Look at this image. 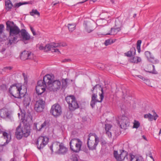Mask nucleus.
Wrapping results in <instances>:
<instances>
[{"label":"nucleus","instance_id":"14","mask_svg":"<svg viewBox=\"0 0 161 161\" xmlns=\"http://www.w3.org/2000/svg\"><path fill=\"white\" fill-rule=\"evenodd\" d=\"M61 86V82L59 80L53 81L51 84H49L48 88L50 91L55 92L59 90Z\"/></svg>","mask_w":161,"mask_h":161},{"label":"nucleus","instance_id":"56","mask_svg":"<svg viewBox=\"0 0 161 161\" xmlns=\"http://www.w3.org/2000/svg\"><path fill=\"white\" fill-rule=\"evenodd\" d=\"M137 48L138 50V52L139 53H140L141 51L140 47H137Z\"/></svg>","mask_w":161,"mask_h":161},{"label":"nucleus","instance_id":"4","mask_svg":"<svg viewBox=\"0 0 161 161\" xmlns=\"http://www.w3.org/2000/svg\"><path fill=\"white\" fill-rule=\"evenodd\" d=\"M49 148L52 153L54 152L58 155H65L68 151V148L64 146L63 143L57 141L53 142Z\"/></svg>","mask_w":161,"mask_h":161},{"label":"nucleus","instance_id":"48","mask_svg":"<svg viewBox=\"0 0 161 161\" xmlns=\"http://www.w3.org/2000/svg\"><path fill=\"white\" fill-rule=\"evenodd\" d=\"M142 43V41L141 40H138L137 42V47H141V45Z\"/></svg>","mask_w":161,"mask_h":161},{"label":"nucleus","instance_id":"42","mask_svg":"<svg viewBox=\"0 0 161 161\" xmlns=\"http://www.w3.org/2000/svg\"><path fill=\"white\" fill-rule=\"evenodd\" d=\"M137 158H138L135 157V156L131 154H130L129 158L130 159V161H136V159H138Z\"/></svg>","mask_w":161,"mask_h":161},{"label":"nucleus","instance_id":"22","mask_svg":"<svg viewBox=\"0 0 161 161\" xmlns=\"http://www.w3.org/2000/svg\"><path fill=\"white\" fill-rule=\"evenodd\" d=\"M53 81L52 79V77L49 75H45L43 78V81L44 83H45L46 87L48 86L49 88V84H51Z\"/></svg>","mask_w":161,"mask_h":161},{"label":"nucleus","instance_id":"55","mask_svg":"<svg viewBox=\"0 0 161 161\" xmlns=\"http://www.w3.org/2000/svg\"><path fill=\"white\" fill-rule=\"evenodd\" d=\"M4 69H8L9 70H10L11 69H12V68L11 67H5Z\"/></svg>","mask_w":161,"mask_h":161},{"label":"nucleus","instance_id":"20","mask_svg":"<svg viewBox=\"0 0 161 161\" xmlns=\"http://www.w3.org/2000/svg\"><path fill=\"white\" fill-rule=\"evenodd\" d=\"M21 125L20 124L16 128L15 135L17 139H21L23 136L22 130L21 128Z\"/></svg>","mask_w":161,"mask_h":161},{"label":"nucleus","instance_id":"29","mask_svg":"<svg viewBox=\"0 0 161 161\" xmlns=\"http://www.w3.org/2000/svg\"><path fill=\"white\" fill-rule=\"evenodd\" d=\"M24 97V98L23 101V103L24 105L26 108L30 105L31 99L27 95H26L25 94Z\"/></svg>","mask_w":161,"mask_h":161},{"label":"nucleus","instance_id":"23","mask_svg":"<svg viewBox=\"0 0 161 161\" xmlns=\"http://www.w3.org/2000/svg\"><path fill=\"white\" fill-rule=\"evenodd\" d=\"M82 144V142L79 138H77V142H76L75 147L73 149V151L75 153L79 152L81 150V148Z\"/></svg>","mask_w":161,"mask_h":161},{"label":"nucleus","instance_id":"28","mask_svg":"<svg viewBox=\"0 0 161 161\" xmlns=\"http://www.w3.org/2000/svg\"><path fill=\"white\" fill-rule=\"evenodd\" d=\"M46 90V87L44 86H36V92L38 95L42 94Z\"/></svg>","mask_w":161,"mask_h":161},{"label":"nucleus","instance_id":"6","mask_svg":"<svg viewBox=\"0 0 161 161\" xmlns=\"http://www.w3.org/2000/svg\"><path fill=\"white\" fill-rule=\"evenodd\" d=\"M92 136L91 133L89 134L88 136L87 144L90 150H93L96 149V147L99 142V139L96 135L95 136V142H94L93 140V138L92 139L91 137Z\"/></svg>","mask_w":161,"mask_h":161},{"label":"nucleus","instance_id":"38","mask_svg":"<svg viewBox=\"0 0 161 161\" xmlns=\"http://www.w3.org/2000/svg\"><path fill=\"white\" fill-rule=\"evenodd\" d=\"M114 42L113 40L112 39H109L106 40L104 42V44L105 46H107L110 45Z\"/></svg>","mask_w":161,"mask_h":161},{"label":"nucleus","instance_id":"27","mask_svg":"<svg viewBox=\"0 0 161 161\" xmlns=\"http://www.w3.org/2000/svg\"><path fill=\"white\" fill-rule=\"evenodd\" d=\"M136 50L134 47H132L130 51L124 53L125 55L128 57H130L136 54Z\"/></svg>","mask_w":161,"mask_h":161},{"label":"nucleus","instance_id":"24","mask_svg":"<svg viewBox=\"0 0 161 161\" xmlns=\"http://www.w3.org/2000/svg\"><path fill=\"white\" fill-rule=\"evenodd\" d=\"M0 116L1 118L10 119L11 115L9 112L7 111L2 109L0 110Z\"/></svg>","mask_w":161,"mask_h":161},{"label":"nucleus","instance_id":"2","mask_svg":"<svg viewBox=\"0 0 161 161\" xmlns=\"http://www.w3.org/2000/svg\"><path fill=\"white\" fill-rule=\"evenodd\" d=\"M21 84L15 83L10 86L8 92L15 98L21 99L24 97L27 93V89L22 90Z\"/></svg>","mask_w":161,"mask_h":161},{"label":"nucleus","instance_id":"33","mask_svg":"<svg viewBox=\"0 0 161 161\" xmlns=\"http://www.w3.org/2000/svg\"><path fill=\"white\" fill-rule=\"evenodd\" d=\"M76 142H77V138L72 139L70 142V148L72 151H73V149L75 148L74 147V146L75 147Z\"/></svg>","mask_w":161,"mask_h":161},{"label":"nucleus","instance_id":"11","mask_svg":"<svg viewBox=\"0 0 161 161\" xmlns=\"http://www.w3.org/2000/svg\"><path fill=\"white\" fill-rule=\"evenodd\" d=\"M50 113L55 117H57L59 116L62 113L61 106L57 103L54 104L52 106Z\"/></svg>","mask_w":161,"mask_h":161},{"label":"nucleus","instance_id":"37","mask_svg":"<svg viewBox=\"0 0 161 161\" xmlns=\"http://www.w3.org/2000/svg\"><path fill=\"white\" fill-rule=\"evenodd\" d=\"M68 27L69 31L70 32H72L75 28V24L68 25Z\"/></svg>","mask_w":161,"mask_h":161},{"label":"nucleus","instance_id":"45","mask_svg":"<svg viewBox=\"0 0 161 161\" xmlns=\"http://www.w3.org/2000/svg\"><path fill=\"white\" fill-rule=\"evenodd\" d=\"M152 66L153 67V70L152 71H148V72L151 73L153 74H157L158 73L157 71L155 70V66L153 65H152Z\"/></svg>","mask_w":161,"mask_h":161},{"label":"nucleus","instance_id":"1","mask_svg":"<svg viewBox=\"0 0 161 161\" xmlns=\"http://www.w3.org/2000/svg\"><path fill=\"white\" fill-rule=\"evenodd\" d=\"M92 94L90 102V106L93 108L97 102L101 103L104 98V92L103 87L100 85L96 84L91 89Z\"/></svg>","mask_w":161,"mask_h":161},{"label":"nucleus","instance_id":"44","mask_svg":"<svg viewBox=\"0 0 161 161\" xmlns=\"http://www.w3.org/2000/svg\"><path fill=\"white\" fill-rule=\"evenodd\" d=\"M112 127V126L109 124H106L105 125V129L106 131L110 130Z\"/></svg>","mask_w":161,"mask_h":161},{"label":"nucleus","instance_id":"15","mask_svg":"<svg viewBox=\"0 0 161 161\" xmlns=\"http://www.w3.org/2000/svg\"><path fill=\"white\" fill-rule=\"evenodd\" d=\"M145 55L147 60L153 64H157L159 62V60L155 58L152 53L148 51H146L145 52Z\"/></svg>","mask_w":161,"mask_h":161},{"label":"nucleus","instance_id":"57","mask_svg":"<svg viewBox=\"0 0 161 161\" xmlns=\"http://www.w3.org/2000/svg\"><path fill=\"white\" fill-rule=\"evenodd\" d=\"M59 3V2L58 1L57 2H56L55 3H53V6H54L56 5H57V4H58Z\"/></svg>","mask_w":161,"mask_h":161},{"label":"nucleus","instance_id":"19","mask_svg":"<svg viewBox=\"0 0 161 161\" xmlns=\"http://www.w3.org/2000/svg\"><path fill=\"white\" fill-rule=\"evenodd\" d=\"M31 53L30 52L24 51L21 53L20 55V58L22 60L31 59L32 58L30 57Z\"/></svg>","mask_w":161,"mask_h":161},{"label":"nucleus","instance_id":"53","mask_svg":"<svg viewBox=\"0 0 161 161\" xmlns=\"http://www.w3.org/2000/svg\"><path fill=\"white\" fill-rule=\"evenodd\" d=\"M6 50V49L5 47H3L1 50L0 52L2 53H3Z\"/></svg>","mask_w":161,"mask_h":161},{"label":"nucleus","instance_id":"49","mask_svg":"<svg viewBox=\"0 0 161 161\" xmlns=\"http://www.w3.org/2000/svg\"><path fill=\"white\" fill-rule=\"evenodd\" d=\"M30 29H31V32H32V33H33V35L34 36L36 35V32H35V31H34L33 28L31 26H30Z\"/></svg>","mask_w":161,"mask_h":161},{"label":"nucleus","instance_id":"26","mask_svg":"<svg viewBox=\"0 0 161 161\" xmlns=\"http://www.w3.org/2000/svg\"><path fill=\"white\" fill-rule=\"evenodd\" d=\"M22 130L24 136L26 137L30 135V128L29 126H25Z\"/></svg>","mask_w":161,"mask_h":161},{"label":"nucleus","instance_id":"32","mask_svg":"<svg viewBox=\"0 0 161 161\" xmlns=\"http://www.w3.org/2000/svg\"><path fill=\"white\" fill-rule=\"evenodd\" d=\"M4 28V26L3 24H0V42L3 41V40H5L7 39V37L4 36L3 37H2L1 36L2 35L3 30Z\"/></svg>","mask_w":161,"mask_h":161},{"label":"nucleus","instance_id":"43","mask_svg":"<svg viewBox=\"0 0 161 161\" xmlns=\"http://www.w3.org/2000/svg\"><path fill=\"white\" fill-rule=\"evenodd\" d=\"M2 134L3 135L2 136H3L4 137L8 136V135H11L10 134L8 133L7 132L5 131H3L1 129H0V134Z\"/></svg>","mask_w":161,"mask_h":161},{"label":"nucleus","instance_id":"41","mask_svg":"<svg viewBox=\"0 0 161 161\" xmlns=\"http://www.w3.org/2000/svg\"><path fill=\"white\" fill-rule=\"evenodd\" d=\"M140 125V123L138 121L135 120L134 123L133 128H138Z\"/></svg>","mask_w":161,"mask_h":161},{"label":"nucleus","instance_id":"52","mask_svg":"<svg viewBox=\"0 0 161 161\" xmlns=\"http://www.w3.org/2000/svg\"><path fill=\"white\" fill-rule=\"evenodd\" d=\"M107 144V142L105 141H103L102 142L101 144L102 146L105 145Z\"/></svg>","mask_w":161,"mask_h":161},{"label":"nucleus","instance_id":"60","mask_svg":"<svg viewBox=\"0 0 161 161\" xmlns=\"http://www.w3.org/2000/svg\"><path fill=\"white\" fill-rule=\"evenodd\" d=\"M150 157L152 159H153V161H154V159H153V156L152 155H151L150 156Z\"/></svg>","mask_w":161,"mask_h":161},{"label":"nucleus","instance_id":"64","mask_svg":"<svg viewBox=\"0 0 161 161\" xmlns=\"http://www.w3.org/2000/svg\"><path fill=\"white\" fill-rule=\"evenodd\" d=\"M136 14H134L133 17L135 18L136 16Z\"/></svg>","mask_w":161,"mask_h":161},{"label":"nucleus","instance_id":"62","mask_svg":"<svg viewBox=\"0 0 161 161\" xmlns=\"http://www.w3.org/2000/svg\"><path fill=\"white\" fill-rule=\"evenodd\" d=\"M96 0H91V1H92L93 3H95L96 1Z\"/></svg>","mask_w":161,"mask_h":161},{"label":"nucleus","instance_id":"63","mask_svg":"<svg viewBox=\"0 0 161 161\" xmlns=\"http://www.w3.org/2000/svg\"><path fill=\"white\" fill-rule=\"evenodd\" d=\"M111 2L112 3H114V1L113 0H111Z\"/></svg>","mask_w":161,"mask_h":161},{"label":"nucleus","instance_id":"7","mask_svg":"<svg viewBox=\"0 0 161 161\" xmlns=\"http://www.w3.org/2000/svg\"><path fill=\"white\" fill-rule=\"evenodd\" d=\"M67 45L65 43L61 42L56 43L52 42L47 44L45 47V49H47L48 50L51 51L52 52H58L60 53V52L58 49H55L56 47H64Z\"/></svg>","mask_w":161,"mask_h":161},{"label":"nucleus","instance_id":"13","mask_svg":"<svg viewBox=\"0 0 161 161\" xmlns=\"http://www.w3.org/2000/svg\"><path fill=\"white\" fill-rule=\"evenodd\" d=\"M45 102L42 99H40L36 101L35 105V110L37 112L43 111L45 107Z\"/></svg>","mask_w":161,"mask_h":161},{"label":"nucleus","instance_id":"8","mask_svg":"<svg viewBox=\"0 0 161 161\" xmlns=\"http://www.w3.org/2000/svg\"><path fill=\"white\" fill-rule=\"evenodd\" d=\"M48 138L46 136H40L37 138L35 142L37 148L39 150H41L45 146L48 142Z\"/></svg>","mask_w":161,"mask_h":161},{"label":"nucleus","instance_id":"47","mask_svg":"<svg viewBox=\"0 0 161 161\" xmlns=\"http://www.w3.org/2000/svg\"><path fill=\"white\" fill-rule=\"evenodd\" d=\"M67 82L65 80L64 81V82H63V84L62 85V87L63 88H64V87H66L67 86Z\"/></svg>","mask_w":161,"mask_h":161},{"label":"nucleus","instance_id":"21","mask_svg":"<svg viewBox=\"0 0 161 161\" xmlns=\"http://www.w3.org/2000/svg\"><path fill=\"white\" fill-rule=\"evenodd\" d=\"M83 25L85 30L88 33L92 32L94 30L91 24L89 22L84 21Z\"/></svg>","mask_w":161,"mask_h":161},{"label":"nucleus","instance_id":"31","mask_svg":"<svg viewBox=\"0 0 161 161\" xmlns=\"http://www.w3.org/2000/svg\"><path fill=\"white\" fill-rule=\"evenodd\" d=\"M5 9L7 11H10L12 7H13V4L11 1L9 0L7 1H5Z\"/></svg>","mask_w":161,"mask_h":161},{"label":"nucleus","instance_id":"9","mask_svg":"<svg viewBox=\"0 0 161 161\" xmlns=\"http://www.w3.org/2000/svg\"><path fill=\"white\" fill-rule=\"evenodd\" d=\"M117 121V123L121 128L126 129L129 125V119L125 115H122L119 116Z\"/></svg>","mask_w":161,"mask_h":161},{"label":"nucleus","instance_id":"59","mask_svg":"<svg viewBox=\"0 0 161 161\" xmlns=\"http://www.w3.org/2000/svg\"><path fill=\"white\" fill-rule=\"evenodd\" d=\"M137 76L139 78H140L141 79L143 78V76L141 75H138Z\"/></svg>","mask_w":161,"mask_h":161},{"label":"nucleus","instance_id":"16","mask_svg":"<svg viewBox=\"0 0 161 161\" xmlns=\"http://www.w3.org/2000/svg\"><path fill=\"white\" fill-rule=\"evenodd\" d=\"M11 135H8V136L4 137L2 136L0 138V147H3L6 146L10 141Z\"/></svg>","mask_w":161,"mask_h":161},{"label":"nucleus","instance_id":"39","mask_svg":"<svg viewBox=\"0 0 161 161\" xmlns=\"http://www.w3.org/2000/svg\"><path fill=\"white\" fill-rule=\"evenodd\" d=\"M7 90V87L6 84H2L0 86V90L4 92Z\"/></svg>","mask_w":161,"mask_h":161},{"label":"nucleus","instance_id":"51","mask_svg":"<svg viewBox=\"0 0 161 161\" xmlns=\"http://www.w3.org/2000/svg\"><path fill=\"white\" fill-rule=\"evenodd\" d=\"M137 159H136V161H144L143 158L141 157L138 158Z\"/></svg>","mask_w":161,"mask_h":161},{"label":"nucleus","instance_id":"36","mask_svg":"<svg viewBox=\"0 0 161 161\" xmlns=\"http://www.w3.org/2000/svg\"><path fill=\"white\" fill-rule=\"evenodd\" d=\"M30 14L32 16L35 15H40L39 12L36 9H32V11L30 12Z\"/></svg>","mask_w":161,"mask_h":161},{"label":"nucleus","instance_id":"58","mask_svg":"<svg viewBox=\"0 0 161 161\" xmlns=\"http://www.w3.org/2000/svg\"><path fill=\"white\" fill-rule=\"evenodd\" d=\"M10 161H16V160L15 158H12Z\"/></svg>","mask_w":161,"mask_h":161},{"label":"nucleus","instance_id":"30","mask_svg":"<svg viewBox=\"0 0 161 161\" xmlns=\"http://www.w3.org/2000/svg\"><path fill=\"white\" fill-rule=\"evenodd\" d=\"M132 57V58H130L129 59V61L130 63L137 64L142 61L141 58L140 57L134 56Z\"/></svg>","mask_w":161,"mask_h":161},{"label":"nucleus","instance_id":"35","mask_svg":"<svg viewBox=\"0 0 161 161\" xmlns=\"http://www.w3.org/2000/svg\"><path fill=\"white\" fill-rule=\"evenodd\" d=\"M28 4H32V1H31L30 2H25L24 3L19 2L18 3H16L13 6V7L14 8H18L22 5Z\"/></svg>","mask_w":161,"mask_h":161},{"label":"nucleus","instance_id":"46","mask_svg":"<svg viewBox=\"0 0 161 161\" xmlns=\"http://www.w3.org/2000/svg\"><path fill=\"white\" fill-rule=\"evenodd\" d=\"M110 131H106V134L109 137H112V133Z\"/></svg>","mask_w":161,"mask_h":161},{"label":"nucleus","instance_id":"50","mask_svg":"<svg viewBox=\"0 0 161 161\" xmlns=\"http://www.w3.org/2000/svg\"><path fill=\"white\" fill-rule=\"evenodd\" d=\"M142 79L144 80V81H146V82L145 83L146 84H147V82H148L149 81V80L148 79H146L145 78H144V77H143V78H142Z\"/></svg>","mask_w":161,"mask_h":161},{"label":"nucleus","instance_id":"17","mask_svg":"<svg viewBox=\"0 0 161 161\" xmlns=\"http://www.w3.org/2000/svg\"><path fill=\"white\" fill-rule=\"evenodd\" d=\"M20 32L22 40L24 41L25 44H26L27 42L26 43L25 41L30 39L31 38L30 35L25 29H21L20 31Z\"/></svg>","mask_w":161,"mask_h":161},{"label":"nucleus","instance_id":"34","mask_svg":"<svg viewBox=\"0 0 161 161\" xmlns=\"http://www.w3.org/2000/svg\"><path fill=\"white\" fill-rule=\"evenodd\" d=\"M9 39L8 43V45H11L14 43V42L17 40V37L16 36H12L10 35L9 37Z\"/></svg>","mask_w":161,"mask_h":161},{"label":"nucleus","instance_id":"25","mask_svg":"<svg viewBox=\"0 0 161 161\" xmlns=\"http://www.w3.org/2000/svg\"><path fill=\"white\" fill-rule=\"evenodd\" d=\"M121 29L119 27H117L115 28H111V30L109 32L106 34H101L103 35H114L116 34L119 31H120Z\"/></svg>","mask_w":161,"mask_h":161},{"label":"nucleus","instance_id":"61","mask_svg":"<svg viewBox=\"0 0 161 161\" xmlns=\"http://www.w3.org/2000/svg\"><path fill=\"white\" fill-rule=\"evenodd\" d=\"M21 115L22 116H24L25 115V114L24 113H22Z\"/></svg>","mask_w":161,"mask_h":161},{"label":"nucleus","instance_id":"5","mask_svg":"<svg viewBox=\"0 0 161 161\" xmlns=\"http://www.w3.org/2000/svg\"><path fill=\"white\" fill-rule=\"evenodd\" d=\"M6 30L9 31L10 36L18 35L20 32L18 27L13 21L8 20L6 22Z\"/></svg>","mask_w":161,"mask_h":161},{"label":"nucleus","instance_id":"54","mask_svg":"<svg viewBox=\"0 0 161 161\" xmlns=\"http://www.w3.org/2000/svg\"><path fill=\"white\" fill-rule=\"evenodd\" d=\"M70 60V59H65L63 61V62H67V61H69Z\"/></svg>","mask_w":161,"mask_h":161},{"label":"nucleus","instance_id":"12","mask_svg":"<svg viewBox=\"0 0 161 161\" xmlns=\"http://www.w3.org/2000/svg\"><path fill=\"white\" fill-rule=\"evenodd\" d=\"M114 156L117 161H122L126 158L128 160V153L124 150H122L121 153L119 154L117 151L114 150Z\"/></svg>","mask_w":161,"mask_h":161},{"label":"nucleus","instance_id":"10","mask_svg":"<svg viewBox=\"0 0 161 161\" xmlns=\"http://www.w3.org/2000/svg\"><path fill=\"white\" fill-rule=\"evenodd\" d=\"M49 126V122L45 120L43 123L41 122L34 123L33 124V129L36 130V132L41 131L43 129H47Z\"/></svg>","mask_w":161,"mask_h":161},{"label":"nucleus","instance_id":"3","mask_svg":"<svg viewBox=\"0 0 161 161\" xmlns=\"http://www.w3.org/2000/svg\"><path fill=\"white\" fill-rule=\"evenodd\" d=\"M65 100L68 104L69 111H67L66 114L65 115L67 118H69L72 116L71 112L74 111L79 108V106L75 96L74 95H70L67 96L65 97Z\"/></svg>","mask_w":161,"mask_h":161},{"label":"nucleus","instance_id":"18","mask_svg":"<svg viewBox=\"0 0 161 161\" xmlns=\"http://www.w3.org/2000/svg\"><path fill=\"white\" fill-rule=\"evenodd\" d=\"M152 112L153 113V115L150 113H148L144 115V118L145 119H148L150 121H152L153 119L155 120H156L158 116L154 110L152 111Z\"/></svg>","mask_w":161,"mask_h":161},{"label":"nucleus","instance_id":"40","mask_svg":"<svg viewBox=\"0 0 161 161\" xmlns=\"http://www.w3.org/2000/svg\"><path fill=\"white\" fill-rule=\"evenodd\" d=\"M45 83H44V82L43 81V80H40L37 82V86H44V87H46L45 86L46 85Z\"/></svg>","mask_w":161,"mask_h":161}]
</instances>
